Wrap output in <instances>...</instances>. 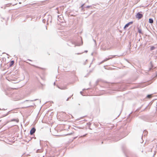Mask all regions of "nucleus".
Returning <instances> with one entry per match:
<instances>
[{
  "mask_svg": "<svg viewBox=\"0 0 157 157\" xmlns=\"http://www.w3.org/2000/svg\"><path fill=\"white\" fill-rule=\"evenodd\" d=\"M131 113H129V116H130V114H131Z\"/></svg>",
  "mask_w": 157,
  "mask_h": 157,
  "instance_id": "a18cd8bd",
  "label": "nucleus"
},
{
  "mask_svg": "<svg viewBox=\"0 0 157 157\" xmlns=\"http://www.w3.org/2000/svg\"><path fill=\"white\" fill-rule=\"evenodd\" d=\"M55 84H56V82H54V85H55Z\"/></svg>",
  "mask_w": 157,
  "mask_h": 157,
  "instance_id": "ea45409f",
  "label": "nucleus"
},
{
  "mask_svg": "<svg viewBox=\"0 0 157 157\" xmlns=\"http://www.w3.org/2000/svg\"><path fill=\"white\" fill-rule=\"evenodd\" d=\"M27 60L29 61H32V60H31V59H27Z\"/></svg>",
  "mask_w": 157,
  "mask_h": 157,
  "instance_id": "72a5a7b5",
  "label": "nucleus"
},
{
  "mask_svg": "<svg viewBox=\"0 0 157 157\" xmlns=\"http://www.w3.org/2000/svg\"><path fill=\"white\" fill-rule=\"evenodd\" d=\"M25 62L26 63H29V64L33 66H34V67H36L37 68H40V69H43V68H42V67H39L38 66H35V65H32L30 63H28L27 62H25Z\"/></svg>",
  "mask_w": 157,
  "mask_h": 157,
  "instance_id": "4468645a",
  "label": "nucleus"
},
{
  "mask_svg": "<svg viewBox=\"0 0 157 157\" xmlns=\"http://www.w3.org/2000/svg\"><path fill=\"white\" fill-rule=\"evenodd\" d=\"M150 67L149 68V70L148 71H151V70L154 67V66L152 64V62L151 61L150 63Z\"/></svg>",
  "mask_w": 157,
  "mask_h": 157,
  "instance_id": "f8f14e48",
  "label": "nucleus"
},
{
  "mask_svg": "<svg viewBox=\"0 0 157 157\" xmlns=\"http://www.w3.org/2000/svg\"><path fill=\"white\" fill-rule=\"evenodd\" d=\"M1 121V120H0V122Z\"/></svg>",
  "mask_w": 157,
  "mask_h": 157,
  "instance_id": "6e6d98bb",
  "label": "nucleus"
},
{
  "mask_svg": "<svg viewBox=\"0 0 157 157\" xmlns=\"http://www.w3.org/2000/svg\"><path fill=\"white\" fill-rule=\"evenodd\" d=\"M10 111H8V112H7V113L6 114H3V115L2 116H1V117H6V116H7V115H8L10 113Z\"/></svg>",
  "mask_w": 157,
  "mask_h": 157,
  "instance_id": "f3484780",
  "label": "nucleus"
},
{
  "mask_svg": "<svg viewBox=\"0 0 157 157\" xmlns=\"http://www.w3.org/2000/svg\"><path fill=\"white\" fill-rule=\"evenodd\" d=\"M46 21V20L45 19H43V20H42V21L44 23H45V22Z\"/></svg>",
  "mask_w": 157,
  "mask_h": 157,
  "instance_id": "c85d7f7f",
  "label": "nucleus"
},
{
  "mask_svg": "<svg viewBox=\"0 0 157 157\" xmlns=\"http://www.w3.org/2000/svg\"><path fill=\"white\" fill-rule=\"evenodd\" d=\"M36 129L34 127H33L30 130V135H33L36 132Z\"/></svg>",
  "mask_w": 157,
  "mask_h": 157,
  "instance_id": "0eeeda50",
  "label": "nucleus"
},
{
  "mask_svg": "<svg viewBox=\"0 0 157 157\" xmlns=\"http://www.w3.org/2000/svg\"><path fill=\"white\" fill-rule=\"evenodd\" d=\"M86 124L88 125V127H90L91 124L90 122L87 123Z\"/></svg>",
  "mask_w": 157,
  "mask_h": 157,
  "instance_id": "bb28decb",
  "label": "nucleus"
},
{
  "mask_svg": "<svg viewBox=\"0 0 157 157\" xmlns=\"http://www.w3.org/2000/svg\"><path fill=\"white\" fill-rule=\"evenodd\" d=\"M152 94H148L147 95L146 98H150L152 97Z\"/></svg>",
  "mask_w": 157,
  "mask_h": 157,
  "instance_id": "a211bd4d",
  "label": "nucleus"
},
{
  "mask_svg": "<svg viewBox=\"0 0 157 157\" xmlns=\"http://www.w3.org/2000/svg\"><path fill=\"white\" fill-rule=\"evenodd\" d=\"M128 133L127 132L125 133L124 132H122L121 133V135L120 136L121 137L119 139H118L117 140H116L115 141H117L118 140H120L121 139L123 138V137H124L126 136H127L128 135Z\"/></svg>",
  "mask_w": 157,
  "mask_h": 157,
  "instance_id": "7ed1b4c3",
  "label": "nucleus"
},
{
  "mask_svg": "<svg viewBox=\"0 0 157 157\" xmlns=\"http://www.w3.org/2000/svg\"><path fill=\"white\" fill-rule=\"evenodd\" d=\"M125 60L126 61H127V62H128V63H129V61H128V59H125Z\"/></svg>",
  "mask_w": 157,
  "mask_h": 157,
  "instance_id": "7c9ffc66",
  "label": "nucleus"
},
{
  "mask_svg": "<svg viewBox=\"0 0 157 157\" xmlns=\"http://www.w3.org/2000/svg\"><path fill=\"white\" fill-rule=\"evenodd\" d=\"M87 61V59H86V61Z\"/></svg>",
  "mask_w": 157,
  "mask_h": 157,
  "instance_id": "603ef678",
  "label": "nucleus"
},
{
  "mask_svg": "<svg viewBox=\"0 0 157 157\" xmlns=\"http://www.w3.org/2000/svg\"><path fill=\"white\" fill-rule=\"evenodd\" d=\"M71 96H70L68 98H69V99L71 98V96Z\"/></svg>",
  "mask_w": 157,
  "mask_h": 157,
  "instance_id": "f704fd0d",
  "label": "nucleus"
},
{
  "mask_svg": "<svg viewBox=\"0 0 157 157\" xmlns=\"http://www.w3.org/2000/svg\"><path fill=\"white\" fill-rule=\"evenodd\" d=\"M50 157H53V156H50Z\"/></svg>",
  "mask_w": 157,
  "mask_h": 157,
  "instance_id": "5fc2aeb1",
  "label": "nucleus"
},
{
  "mask_svg": "<svg viewBox=\"0 0 157 157\" xmlns=\"http://www.w3.org/2000/svg\"><path fill=\"white\" fill-rule=\"evenodd\" d=\"M93 53H92L91 54V55L93 56Z\"/></svg>",
  "mask_w": 157,
  "mask_h": 157,
  "instance_id": "79ce46f5",
  "label": "nucleus"
},
{
  "mask_svg": "<svg viewBox=\"0 0 157 157\" xmlns=\"http://www.w3.org/2000/svg\"><path fill=\"white\" fill-rule=\"evenodd\" d=\"M157 77V71H155L152 76V79L151 80L147 82V85H148L154 81Z\"/></svg>",
  "mask_w": 157,
  "mask_h": 157,
  "instance_id": "f257e3e1",
  "label": "nucleus"
},
{
  "mask_svg": "<svg viewBox=\"0 0 157 157\" xmlns=\"http://www.w3.org/2000/svg\"><path fill=\"white\" fill-rule=\"evenodd\" d=\"M10 121H16L17 122H18V121H19V120H17L15 119H11Z\"/></svg>",
  "mask_w": 157,
  "mask_h": 157,
  "instance_id": "aec40b11",
  "label": "nucleus"
},
{
  "mask_svg": "<svg viewBox=\"0 0 157 157\" xmlns=\"http://www.w3.org/2000/svg\"><path fill=\"white\" fill-rule=\"evenodd\" d=\"M48 18L47 19V25L48 24V21H50V23H51L52 21V16L51 15H48Z\"/></svg>",
  "mask_w": 157,
  "mask_h": 157,
  "instance_id": "1a4fd4ad",
  "label": "nucleus"
},
{
  "mask_svg": "<svg viewBox=\"0 0 157 157\" xmlns=\"http://www.w3.org/2000/svg\"><path fill=\"white\" fill-rule=\"evenodd\" d=\"M46 29H47V27L46 26Z\"/></svg>",
  "mask_w": 157,
  "mask_h": 157,
  "instance_id": "09e8293b",
  "label": "nucleus"
},
{
  "mask_svg": "<svg viewBox=\"0 0 157 157\" xmlns=\"http://www.w3.org/2000/svg\"><path fill=\"white\" fill-rule=\"evenodd\" d=\"M41 83V85H43L42 84H41V83Z\"/></svg>",
  "mask_w": 157,
  "mask_h": 157,
  "instance_id": "864d4df0",
  "label": "nucleus"
},
{
  "mask_svg": "<svg viewBox=\"0 0 157 157\" xmlns=\"http://www.w3.org/2000/svg\"><path fill=\"white\" fill-rule=\"evenodd\" d=\"M155 48V47L154 46H152L150 47V50L152 51Z\"/></svg>",
  "mask_w": 157,
  "mask_h": 157,
  "instance_id": "412c9836",
  "label": "nucleus"
},
{
  "mask_svg": "<svg viewBox=\"0 0 157 157\" xmlns=\"http://www.w3.org/2000/svg\"><path fill=\"white\" fill-rule=\"evenodd\" d=\"M92 72V70H90V71H89V73H88V74H90V73H91Z\"/></svg>",
  "mask_w": 157,
  "mask_h": 157,
  "instance_id": "2f4dec72",
  "label": "nucleus"
},
{
  "mask_svg": "<svg viewBox=\"0 0 157 157\" xmlns=\"http://www.w3.org/2000/svg\"><path fill=\"white\" fill-rule=\"evenodd\" d=\"M9 122V121H7V123H8V122Z\"/></svg>",
  "mask_w": 157,
  "mask_h": 157,
  "instance_id": "3c124183",
  "label": "nucleus"
},
{
  "mask_svg": "<svg viewBox=\"0 0 157 157\" xmlns=\"http://www.w3.org/2000/svg\"><path fill=\"white\" fill-rule=\"evenodd\" d=\"M112 58V57H110V58H106L105 59L103 60L102 61H101V62H100L98 64L100 65L101 64H102L104 62H105L106 61H107V60H109V59H111Z\"/></svg>",
  "mask_w": 157,
  "mask_h": 157,
  "instance_id": "9b49d317",
  "label": "nucleus"
},
{
  "mask_svg": "<svg viewBox=\"0 0 157 157\" xmlns=\"http://www.w3.org/2000/svg\"><path fill=\"white\" fill-rule=\"evenodd\" d=\"M74 127H75V128H73L75 130H77L78 129H82V128L81 127H76L74 126Z\"/></svg>",
  "mask_w": 157,
  "mask_h": 157,
  "instance_id": "6ab92c4d",
  "label": "nucleus"
},
{
  "mask_svg": "<svg viewBox=\"0 0 157 157\" xmlns=\"http://www.w3.org/2000/svg\"><path fill=\"white\" fill-rule=\"evenodd\" d=\"M123 56V54L120 55H114V56H113V57H114L116 56L120 57V56Z\"/></svg>",
  "mask_w": 157,
  "mask_h": 157,
  "instance_id": "393cba45",
  "label": "nucleus"
},
{
  "mask_svg": "<svg viewBox=\"0 0 157 157\" xmlns=\"http://www.w3.org/2000/svg\"><path fill=\"white\" fill-rule=\"evenodd\" d=\"M103 144V141H102V142H101V144Z\"/></svg>",
  "mask_w": 157,
  "mask_h": 157,
  "instance_id": "de8ad7c7",
  "label": "nucleus"
},
{
  "mask_svg": "<svg viewBox=\"0 0 157 157\" xmlns=\"http://www.w3.org/2000/svg\"><path fill=\"white\" fill-rule=\"evenodd\" d=\"M141 107H140V108H139L137 109L136 110V112H138L140 110V109H141Z\"/></svg>",
  "mask_w": 157,
  "mask_h": 157,
  "instance_id": "a878e982",
  "label": "nucleus"
},
{
  "mask_svg": "<svg viewBox=\"0 0 157 157\" xmlns=\"http://www.w3.org/2000/svg\"><path fill=\"white\" fill-rule=\"evenodd\" d=\"M153 20L152 18H150L148 20V22L150 24H152L153 23Z\"/></svg>",
  "mask_w": 157,
  "mask_h": 157,
  "instance_id": "2eb2a0df",
  "label": "nucleus"
},
{
  "mask_svg": "<svg viewBox=\"0 0 157 157\" xmlns=\"http://www.w3.org/2000/svg\"><path fill=\"white\" fill-rule=\"evenodd\" d=\"M58 88H59V89H61V90H64V89H66V87H58Z\"/></svg>",
  "mask_w": 157,
  "mask_h": 157,
  "instance_id": "4be33fe9",
  "label": "nucleus"
},
{
  "mask_svg": "<svg viewBox=\"0 0 157 157\" xmlns=\"http://www.w3.org/2000/svg\"><path fill=\"white\" fill-rule=\"evenodd\" d=\"M82 44H79V43H76L75 42L73 41H71L70 43H67V44L70 46H71L72 45H74L75 47L76 46H79L81 45H82Z\"/></svg>",
  "mask_w": 157,
  "mask_h": 157,
  "instance_id": "f03ea898",
  "label": "nucleus"
},
{
  "mask_svg": "<svg viewBox=\"0 0 157 157\" xmlns=\"http://www.w3.org/2000/svg\"><path fill=\"white\" fill-rule=\"evenodd\" d=\"M131 42H129V44L128 46V47L129 48V49L130 50V49H131Z\"/></svg>",
  "mask_w": 157,
  "mask_h": 157,
  "instance_id": "5701e85b",
  "label": "nucleus"
},
{
  "mask_svg": "<svg viewBox=\"0 0 157 157\" xmlns=\"http://www.w3.org/2000/svg\"><path fill=\"white\" fill-rule=\"evenodd\" d=\"M147 106L146 107H145V108L144 109H146L147 108Z\"/></svg>",
  "mask_w": 157,
  "mask_h": 157,
  "instance_id": "8fccbe9b",
  "label": "nucleus"
},
{
  "mask_svg": "<svg viewBox=\"0 0 157 157\" xmlns=\"http://www.w3.org/2000/svg\"><path fill=\"white\" fill-rule=\"evenodd\" d=\"M37 99H34V100H25V101H36V100Z\"/></svg>",
  "mask_w": 157,
  "mask_h": 157,
  "instance_id": "b1692460",
  "label": "nucleus"
},
{
  "mask_svg": "<svg viewBox=\"0 0 157 157\" xmlns=\"http://www.w3.org/2000/svg\"><path fill=\"white\" fill-rule=\"evenodd\" d=\"M85 3L82 4L81 6L80 7V8L81 9V10H84V8H89L90 7H92V6H86V7L85 6H84Z\"/></svg>",
  "mask_w": 157,
  "mask_h": 157,
  "instance_id": "39448f33",
  "label": "nucleus"
},
{
  "mask_svg": "<svg viewBox=\"0 0 157 157\" xmlns=\"http://www.w3.org/2000/svg\"><path fill=\"white\" fill-rule=\"evenodd\" d=\"M69 98H68L66 100V101H68V100H69Z\"/></svg>",
  "mask_w": 157,
  "mask_h": 157,
  "instance_id": "c9c22d12",
  "label": "nucleus"
},
{
  "mask_svg": "<svg viewBox=\"0 0 157 157\" xmlns=\"http://www.w3.org/2000/svg\"><path fill=\"white\" fill-rule=\"evenodd\" d=\"M94 41V42L95 43L96 42V40H93Z\"/></svg>",
  "mask_w": 157,
  "mask_h": 157,
  "instance_id": "a19ab883",
  "label": "nucleus"
},
{
  "mask_svg": "<svg viewBox=\"0 0 157 157\" xmlns=\"http://www.w3.org/2000/svg\"><path fill=\"white\" fill-rule=\"evenodd\" d=\"M71 134H67V135H70Z\"/></svg>",
  "mask_w": 157,
  "mask_h": 157,
  "instance_id": "49530a36",
  "label": "nucleus"
},
{
  "mask_svg": "<svg viewBox=\"0 0 157 157\" xmlns=\"http://www.w3.org/2000/svg\"><path fill=\"white\" fill-rule=\"evenodd\" d=\"M137 29L138 33L140 34H143L144 33L142 32L141 29L140 27H137Z\"/></svg>",
  "mask_w": 157,
  "mask_h": 157,
  "instance_id": "9d476101",
  "label": "nucleus"
},
{
  "mask_svg": "<svg viewBox=\"0 0 157 157\" xmlns=\"http://www.w3.org/2000/svg\"><path fill=\"white\" fill-rule=\"evenodd\" d=\"M6 109H4V108H3V109H1L0 108V110H6Z\"/></svg>",
  "mask_w": 157,
  "mask_h": 157,
  "instance_id": "c756f323",
  "label": "nucleus"
},
{
  "mask_svg": "<svg viewBox=\"0 0 157 157\" xmlns=\"http://www.w3.org/2000/svg\"><path fill=\"white\" fill-rule=\"evenodd\" d=\"M156 147H157V145H156Z\"/></svg>",
  "mask_w": 157,
  "mask_h": 157,
  "instance_id": "4d7b16f0",
  "label": "nucleus"
},
{
  "mask_svg": "<svg viewBox=\"0 0 157 157\" xmlns=\"http://www.w3.org/2000/svg\"><path fill=\"white\" fill-rule=\"evenodd\" d=\"M148 132L147 130H145L143 132V134L144 135V136H147V134Z\"/></svg>",
  "mask_w": 157,
  "mask_h": 157,
  "instance_id": "dca6fc26",
  "label": "nucleus"
},
{
  "mask_svg": "<svg viewBox=\"0 0 157 157\" xmlns=\"http://www.w3.org/2000/svg\"><path fill=\"white\" fill-rule=\"evenodd\" d=\"M133 23V21H130V22H128V23H127L124 25V29H126L127 28H128V26L132 24Z\"/></svg>",
  "mask_w": 157,
  "mask_h": 157,
  "instance_id": "6e6552de",
  "label": "nucleus"
},
{
  "mask_svg": "<svg viewBox=\"0 0 157 157\" xmlns=\"http://www.w3.org/2000/svg\"><path fill=\"white\" fill-rule=\"evenodd\" d=\"M82 54V53H77V55H79V54Z\"/></svg>",
  "mask_w": 157,
  "mask_h": 157,
  "instance_id": "e433bc0d",
  "label": "nucleus"
},
{
  "mask_svg": "<svg viewBox=\"0 0 157 157\" xmlns=\"http://www.w3.org/2000/svg\"><path fill=\"white\" fill-rule=\"evenodd\" d=\"M85 64H86V62H85V63H84V65H85Z\"/></svg>",
  "mask_w": 157,
  "mask_h": 157,
  "instance_id": "37998d69",
  "label": "nucleus"
},
{
  "mask_svg": "<svg viewBox=\"0 0 157 157\" xmlns=\"http://www.w3.org/2000/svg\"><path fill=\"white\" fill-rule=\"evenodd\" d=\"M84 121H87V120H85V119L84 120Z\"/></svg>",
  "mask_w": 157,
  "mask_h": 157,
  "instance_id": "c03bdc74",
  "label": "nucleus"
},
{
  "mask_svg": "<svg viewBox=\"0 0 157 157\" xmlns=\"http://www.w3.org/2000/svg\"><path fill=\"white\" fill-rule=\"evenodd\" d=\"M141 12H138L136 15V17L138 20L140 19L143 17V15L141 13Z\"/></svg>",
  "mask_w": 157,
  "mask_h": 157,
  "instance_id": "20e7f679",
  "label": "nucleus"
},
{
  "mask_svg": "<svg viewBox=\"0 0 157 157\" xmlns=\"http://www.w3.org/2000/svg\"><path fill=\"white\" fill-rule=\"evenodd\" d=\"M122 150L123 151V152L124 153V154L125 155V156L126 157H128L127 155H126V153H125V152H126V150H127V149H126V146L125 145H123L122 146Z\"/></svg>",
  "mask_w": 157,
  "mask_h": 157,
  "instance_id": "423d86ee",
  "label": "nucleus"
},
{
  "mask_svg": "<svg viewBox=\"0 0 157 157\" xmlns=\"http://www.w3.org/2000/svg\"><path fill=\"white\" fill-rule=\"evenodd\" d=\"M33 138H34V139H36V137H30V139L29 140V141L30 140H31L33 139Z\"/></svg>",
  "mask_w": 157,
  "mask_h": 157,
  "instance_id": "cd10ccee",
  "label": "nucleus"
},
{
  "mask_svg": "<svg viewBox=\"0 0 157 157\" xmlns=\"http://www.w3.org/2000/svg\"><path fill=\"white\" fill-rule=\"evenodd\" d=\"M82 91H80V93L81 94H82Z\"/></svg>",
  "mask_w": 157,
  "mask_h": 157,
  "instance_id": "4c0bfd02",
  "label": "nucleus"
},
{
  "mask_svg": "<svg viewBox=\"0 0 157 157\" xmlns=\"http://www.w3.org/2000/svg\"><path fill=\"white\" fill-rule=\"evenodd\" d=\"M33 106L32 105H29V106H28L27 107H30V106Z\"/></svg>",
  "mask_w": 157,
  "mask_h": 157,
  "instance_id": "58836bf2",
  "label": "nucleus"
},
{
  "mask_svg": "<svg viewBox=\"0 0 157 157\" xmlns=\"http://www.w3.org/2000/svg\"><path fill=\"white\" fill-rule=\"evenodd\" d=\"M88 52V51L87 50H85L84 52H85V53H87Z\"/></svg>",
  "mask_w": 157,
  "mask_h": 157,
  "instance_id": "473e14b6",
  "label": "nucleus"
},
{
  "mask_svg": "<svg viewBox=\"0 0 157 157\" xmlns=\"http://www.w3.org/2000/svg\"><path fill=\"white\" fill-rule=\"evenodd\" d=\"M14 60H11L10 63H9V66L10 67H12L14 64Z\"/></svg>",
  "mask_w": 157,
  "mask_h": 157,
  "instance_id": "ddd939ff",
  "label": "nucleus"
}]
</instances>
